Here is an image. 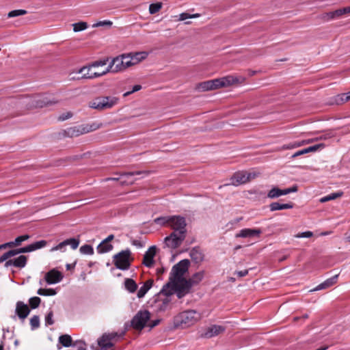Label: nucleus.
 <instances>
[{
  "label": "nucleus",
  "instance_id": "1",
  "mask_svg": "<svg viewBox=\"0 0 350 350\" xmlns=\"http://www.w3.org/2000/svg\"><path fill=\"white\" fill-rule=\"evenodd\" d=\"M189 265V260H182L173 266L170 281L163 286L162 293L166 295H171L174 293L180 299L189 291V285L187 280L184 278L185 273L187 271Z\"/></svg>",
  "mask_w": 350,
  "mask_h": 350
},
{
  "label": "nucleus",
  "instance_id": "2",
  "mask_svg": "<svg viewBox=\"0 0 350 350\" xmlns=\"http://www.w3.org/2000/svg\"><path fill=\"white\" fill-rule=\"evenodd\" d=\"M185 218L180 215L171 216L170 227L174 230L165 238V243L168 247L176 249L180 246L187 234Z\"/></svg>",
  "mask_w": 350,
  "mask_h": 350
},
{
  "label": "nucleus",
  "instance_id": "3",
  "mask_svg": "<svg viewBox=\"0 0 350 350\" xmlns=\"http://www.w3.org/2000/svg\"><path fill=\"white\" fill-rule=\"evenodd\" d=\"M243 81V77L228 75L222 78L201 82L197 85L196 89L202 92L210 91L236 83H241Z\"/></svg>",
  "mask_w": 350,
  "mask_h": 350
},
{
  "label": "nucleus",
  "instance_id": "4",
  "mask_svg": "<svg viewBox=\"0 0 350 350\" xmlns=\"http://www.w3.org/2000/svg\"><path fill=\"white\" fill-rule=\"evenodd\" d=\"M200 319V314L195 310L183 312L174 318L175 327L186 328L195 324Z\"/></svg>",
  "mask_w": 350,
  "mask_h": 350
},
{
  "label": "nucleus",
  "instance_id": "5",
  "mask_svg": "<svg viewBox=\"0 0 350 350\" xmlns=\"http://www.w3.org/2000/svg\"><path fill=\"white\" fill-rule=\"evenodd\" d=\"M119 101L116 96H99L90 101L88 106L98 111H104L111 109L116 105Z\"/></svg>",
  "mask_w": 350,
  "mask_h": 350
},
{
  "label": "nucleus",
  "instance_id": "6",
  "mask_svg": "<svg viewBox=\"0 0 350 350\" xmlns=\"http://www.w3.org/2000/svg\"><path fill=\"white\" fill-rule=\"evenodd\" d=\"M18 103L21 105H25L28 109L38 107L42 108L56 103L55 101L49 100L41 95L28 96L20 99Z\"/></svg>",
  "mask_w": 350,
  "mask_h": 350
},
{
  "label": "nucleus",
  "instance_id": "7",
  "mask_svg": "<svg viewBox=\"0 0 350 350\" xmlns=\"http://www.w3.org/2000/svg\"><path fill=\"white\" fill-rule=\"evenodd\" d=\"M113 262L116 268L121 270H127L130 268L133 258L131 257V252L129 249L122 250L113 257Z\"/></svg>",
  "mask_w": 350,
  "mask_h": 350
},
{
  "label": "nucleus",
  "instance_id": "8",
  "mask_svg": "<svg viewBox=\"0 0 350 350\" xmlns=\"http://www.w3.org/2000/svg\"><path fill=\"white\" fill-rule=\"evenodd\" d=\"M151 314L148 310H140L131 319V326L136 330L141 331L147 326Z\"/></svg>",
  "mask_w": 350,
  "mask_h": 350
},
{
  "label": "nucleus",
  "instance_id": "9",
  "mask_svg": "<svg viewBox=\"0 0 350 350\" xmlns=\"http://www.w3.org/2000/svg\"><path fill=\"white\" fill-rule=\"evenodd\" d=\"M258 175L255 172H247L245 171H239L235 172L230 178V183L226 184L224 186L233 185L237 187L245 184L252 179H254Z\"/></svg>",
  "mask_w": 350,
  "mask_h": 350
},
{
  "label": "nucleus",
  "instance_id": "10",
  "mask_svg": "<svg viewBox=\"0 0 350 350\" xmlns=\"http://www.w3.org/2000/svg\"><path fill=\"white\" fill-rule=\"evenodd\" d=\"M156 252L157 247L155 245L150 247L146 252L142 262L146 267L149 268L153 267L154 264V257L156 255Z\"/></svg>",
  "mask_w": 350,
  "mask_h": 350
},
{
  "label": "nucleus",
  "instance_id": "11",
  "mask_svg": "<svg viewBox=\"0 0 350 350\" xmlns=\"http://www.w3.org/2000/svg\"><path fill=\"white\" fill-rule=\"evenodd\" d=\"M44 279L49 284H56L62 281L63 275L60 271L53 269L45 274Z\"/></svg>",
  "mask_w": 350,
  "mask_h": 350
},
{
  "label": "nucleus",
  "instance_id": "12",
  "mask_svg": "<svg viewBox=\"0 0 350 350\" xmlns=\"http://www.w3.org/2000/svg\"><path fill=\"white\" fill-rule=\"evenodd\" d=\"M224 327L221 325H213L207 327L204 332L201 334L203 338H211L224 332Z\"/></svg>",
  "mask_w": 350,
  "mask_h": 350
},
{
  "label": "nucleus",
  "instance_id": "13",
  "mask_svg": "<svg viewBox=\"0 0 350 350\" xmlns=\"http://www.w3.org/2000/svg\"><path fill=\"white\" fill-rule=\"evenodd\" d=\"M15 311L18 317L23 320L25 319L30 312L28 306L21 301L16 303Z\"/></svg>",
  "mask_w": 350,
  "mask_h": 350
},
{
  "label": "nucleus",
  "instance_id": "14",
  "mask_svg": "<svg viewBox=\"0 0 350 350\" xmlns=\"http://www.w3.org/2000/svg\"><path fill=\"white\" fill-rule=\"evenodd\" d=\"M260 233L261 230L260 229L244 228L242 229L239 233L236 234L235 237L237 238L258 237Z\"/></svg>",
  "mask_w": 350,
  "mask_h": 350
},
{
  "label": "nucleus",
  "instance_id": "15",
  "mask_svg": "<svg viewBox=\"0 0 350 350\" xmlns=\"http://www.w3.org/2000/svg\"><path fill=\"white\" fill-rule=\"evenodd\" d=\"M338 277V274H336V275H334L333 277L327 279L325 281H324L321 284H319L317 287H315L314 289L311 290L310 291H320V290L325 289V288H327L332 286V285H334V284L336 283Z\"/></svg>",
  "mask_w": 350,
  "mask_h": 350
},
{
  "label": "nucleus",
  "instance_id": "16",
  "mask_svg": "<svg viewBox=\"0 0 350 350\" xmlns=\"http://www.w3.org/2000/svg\"><path fill=\"white\" fill-rule=\"evenodd\" d=\"M122 55L117 56L111 61L116 72H122L126 70Z\"/></svg>",
  "mask_w": 350,
  "mask_h": 350
},
{
  "label": "nucleus",
  "instance_id": "17",
  "mask_svg": "<svg viewBox=\"0 0 350 350\" xmlns=\"http://www.w3.org/2000/svg\"><path fill=\"white\" fill-rule=\"evenodd\" d=\"M293 208V203L281 204L278 202H274L269 204L271 211H275L283 209H289Z\"/></svg>",
  "mask_w": 350,
  "mask_h": 350
},
{
  "label": "nucleus",
  "instance_id": "18",
  "mask_svg": "<svg viewBox=\"0 0 350 350\" xmlns=\"http://www.w3.org/2000/svg\"><path fill=\"white\" fill-rule=\"evenodd\" d=\"M154 283V280L152 279L148 280L137 291V296L138 298H142L145 296L146 293L150 289Z\"/></svg>",
  "mask_w": 350,
  "mask_h": 350
},
{
  "label": "nucleus",
  "instance_id": "19",
  "mask_svg": "<svg viewBox=\"0 0 350 350\" xmlns=\"http://www.w3.org/2000/svg\"><path fill=\"white\" fill-rule=\"evenodd\" d=\"M317 139V138L315 139H306V140H302L301 142H295L290 143L288 144L284 145L282 146V149H283V150L293 149V148L304 146L305 144L312 143Z\"/></svg>",
  "mask_w": 350,
  "mask_h": 350
},
{
  "label": "nucleus",
  "instance_id": "20",
  "mask_svg": "<svg viewBox=\"0 0 350 350\" xmlns=\"http://www.w3.org/2000/svg\"><path fill=\"white\" fill-rule=\"evenodd\" d=\"M191 259L196 263L201 262L204 259L202 252L197 247L193 248L190 252Z\"/></svg>",
  "mask_w": 350,
  "mask_h": 350
},
{
  "label": "nucleus",
  "instance_id": "21",
  "mask_svg": "<svg viewBox=\"0 0 350 350\" xmlns=\"http://www.w3.org/2000/svg\"><path fill=\"white\" fill-rule=\"evenodd\" d=\"M204 278V272L200 271L193 274L191 278L187 280L189 289L193 285L198 284Z\"/></svg>",
  "mask_w": 350,
  "mask_h": 350
},
{
  "label": "nucleus",
  "instance_id": "22",
  "mask_svg": "<svg viewBox=\"0 0 350 350\" xmlns=\"http://www.w3.org/2000/svg\"><path fill=\"white\" fill-rule=\"evenodd\" d=\"M341 16L340 9L336 10L333 12H326L322 15V18L325 21H329L331 20L339 18Z\"/></svg>",
  "mask_w": 350,
  "mask_h": 350
},
{
  "label": "nucleus",
  "instance_id": "23",
  "mask_svg": "<svg viewBox=\"0 0 350 350\" xmlns=\"http://www.w3.org/2000/svg\"><path fill=\"white\" fill-rule=\"evenodd\" d=\"M130 54L135 65L146 59L148 55V53L146 51L137 52Z\"/></svg>",
  "mask_w": 350,
  "mask_h": 350
},
{
  "label": "nucleus",
  "instance_id": "24",
  "mask_svg": "<svg viewBox=\"0 0 350 350\" xmlns=\"http://www.w3.org/2000/svg\"><path fill=\"white\" fill-rule=\"evenodd\" d=\"M92 66H91V64H89L88 66H83L79 70V73L81 74V78L85 79H92L91 75H92Z\"/></svg>",
  "mask_w": 350,
  "mask_h": 350
},
{
  "label": "nucleus",
  "instance_id": "25",
  "mask_svg": "<svg viewBox=\"0 0 350 350\" xmlns=\"http://www.w3.org/2000/svg\"><path fill=\"white\" fill-rule=\"evenodd\" d=\"M281 196H285L284 189L278 187H273L267 193V197L271 199L277 198Z\"/></svg>",
  "mask_w": 350,
  "mask_h": 350
},
{
  "label": "nucleus",
  "instance_id": "26",
  "mask_svg": "<svg viewBox=\"0 0 350 350\" xmlns=\"http://www.w3.org/2000/svg\"><path fill=\"white\" fill-rule=\"evenodd\" d=\"M113 249V245L109 243L103 241L97 247V252L100 254L106 253Z\"/></svg>",
  "mask_w": 350,
  "mask_h": 350
},
{
  "label": "nucleus",
  "instance_id": "27",
  "mask_svg": "<svg viewBox=\"0 0 350 350\" xmlns=\"http://www.w3.org/2000/svg\"><path fill=\"white\" fill-rule=\"evenodd\" d=\"M27 258L25 256L21 255L13 259L14 267L23 268L27 264Z\"/></svg>",
  "mask_w": 350,
  "mask_h": 350
},
{
  "label": "nucleus",
  "instance_id": "28",
  "mask_svg": "<svg viewBox=\"0 0 350 350\" xmlns=\"http://www.w3.org/2000/svg\"><path fill=\"white\" fill-rule=\"evenodd\" d=\"M125 334V332H123L121 334H118L117 332H111V333H105L103 334V340H108L111 342H113V340L116 341L117 338H122L124 336Z\"/></svg>",
  "mask_w": 350,
  "mask_h": 350
},
{
  "label": "nucleus",
  "instance_id": "29",
  "mask_svg": "<svg viewBox=\"0 0 350 350\" xmlns=\"http://www.w3.org/2000/svg\"><path fill=\"white\" fill-rule=\"evenodd\" d=\"M89 131H90V130H85V129H83V131H81L79 128L72 127V128H69L66 131V133L68 136L72 137L79 136L83 133H85Z\"/></svg>",
  "mask_w": 350,
  "mask_h": 350
},
{
  "label": "nucleus",
  "instance_id": "30",
  "mask_svg": "<svg viewBox=\"0 0 350 350\" xmlns=\"http://www.w3.org/2000/svg\"><path fill=\"white\" fill-rule=\"evenodd\" d=\"M124 286L126 289L130 293H134L136 291L137 288V285L136 282L131 278H126L124 280Z\"/></svg>",
  "mask_w": 350,
  "mask_h": 350
},
{
  "label": "nucleus",
  "instance_id": "31",
  "mask_svg": "<svg viewBox=\"0 0 350 350\" xmlns=\"http://www.w3.org/2000/svg\"><path fill=\"white\" fill-rule=\"evenodd\" d=\"M30 252H31V250L29 245L26 247H23L18 249H14L8 251L10 258L21 253H27Z\"/></svg>",
  "mask_w": 350,
  "mask_h": 350
},
{
  "label": "nucleus",
  "instance_id": "32",
  "mask_svg": "<svg viewBox=\"0 0 350 350\" xmlns=\"http://www.w3.org/2000/svg\"><path fill=\"white\" fill-rule=\"evenodd\" d=\"M72 338L70 335L64 334L59 337V342L64 347H68L72 345Z\"/></svg>",
  "mask_w": 350,
  "mask_h": 350
},
{
  "label": "nucleus",
  "instance_id": "33",
  "mask_svg": "<svg viewBox=\"0 0 350 350\" xmlns=\"http://www.w3.org/2000/svg\"><path fill=\"white\" fill-rule=\"evenodd\" d=\"M98 345L101 350H107V349L113 346V342L108 340H103V336L98 340Z\"/></svg>",
  "mask_w": 350,
  "mask_h": 350
},
{
  "label": "nucleus",
  "instance_id": "34",
  "mask_svg": "<svg viewBox=\"0 0 350 350\" xmlns=\"http://www.w3.org/2000/svg\"><path fill=\"white\" fill-rule=\"evenodd\" d=\"M350 100V92L341 94L336 97L335 101L337 105H340L345 102Z\"/></svg>",
  "mask_w": 350,
  "mask_h": 350
},
{
  "label": "nucleus",
  "instance_id": "35",
  "mask_svg": "<svg viewBox=\"0 0 350 350\" xmlns=\"http://www.w3.org/2000/svg\"><path fill=\"white\" fill-rule=\"evenodd\" d=\"M343 193L342 192H336V193H332L329 195H327L325 197H323L320 199V202H326L327 201H329V200H335L338 198H340L342 196Z\"/></svg>",
  "mask_w": 350,
  "mask_h": 350
},
{
  "label": "nucleus",
  "instance_id": "36",
  "mask_svg": "<svg viewBox=\"0 0 350 350\" xmlns=\"http://www.w3.org/2000/svg\"><path fill=\"white\" fill-rule=\"evenodd\" d=\"M37 293L42 296H53L56 295L57 292L53 288H39Z\"/></svg>",
  "mask_w": 350,
  "mask_h": 350
},
{
  "label": "nucleus",
  "instance_id": "37",
  "mask_svg": "<svg viewBox=\"0 0 350 350\" xmlns=\"http://www.w3.org/2000/svg\"><path fill=\"white\" fill-rule=\"evenodd\" d=\"M163 7L161 2H157L155 3H151L149 5V12L150 14H154L159 12Z\"/></svg>",
  "mask_w": 350,
  "mask_h": 350
},
{
  "label": "nucleus",
  "instance_id": "38",
  "mask_svg": "<svg viewBox=\"0 0 350 350\" xmlns=\"http://www.w3.org/2000/svg\"><path fill=\"white\" fill-rule=\"evenodd\" d=\"M170 219L171 216H165L157 217L154 220V221L155 224L161 226L167 225L168 226H170Z\"/></svg>",
  "mask_w": 350,
  "mask_h": 350
},
{
  "label": "nucleus",
  "instance_id": "39",
  "mask_svg": "<svg viewBox=\"0 0 350 350\" xmlns=\"http://www.w3.org/2000/svg\"><path fill=\"white\" fill-rule=\"evenodd\" d=\"M72 27L73 31L75 32H78L86 29L88 28V23L86 22L81 21L72 24Z\"/></svg>",
  "mask_w": 350,
  "mask_h": 350
},
{
  "label": "nucleus",
  "instance_id": "40",
  "mask_svg": "<svg viewBox=\"0 0 350 350\" xmlns=\"http://www.w3.org/2000/svg\"><path fill=\"white\" fill-rule=\"evenodd\" d=\"M46 244H47V242L46 241L41 240V241L33 243L30 244L29 245L31 247V250L32 252V251H34V250H38V249L45 247L46 245Z\"/></svg>",
  "mask_w": 350,
  "mask_h": 350
},
{
  "label": "nucleus",
  "instance_id": "41",
  "mask_svg": "<svg viewBox=\"0 0 350 350\" xmlns=\"http://www.w3.org/2000/svg\"><path fill=\"white\" fill-rule=\"evenodd\" d=\"M122 59H124V66L126 67V69L135 65L133 62V59H132V57L130 53H128V54H122Z\"/></svg>",
  "mask_w": 350,
  "mask_h": 350
},
{
  "label": "nucleus",
  "instance_id": "42",
  "mask_svg": "<svg viewBox=\"0 0 350 350\" xmlns=\"http://www.w3.org/2000/svg\"><path fill=\"white\" fill-rule=\"evenodd\" d=\"M29 239V236L27 234L19 236L16 237L14 241H10V243H12V247L20 245L23 241H25Z\"/></svg>",
  "mask_w": 350,
  "mask_h": 350
},
{
  "label": "nucleus",
  "instance_id": "43",
  "mask_svg": "<svg viewBox=\"0 0 350 350\" xmlns=\"http://www.w3.org/2000/svg\"><path fill=\"white\" fill-rule=\"evenodd\" d=\"M27 13L25 10H14L8 12V18H14L19 16L25 15Z\"/></svg>",
  "mask_w": 350,
  "mask_h": 350
},
{
  "label": "nucleus",
  "instance_id": "44",
  "mask_svg": "<svg viewBox=\"0 0 350 350\" xmlns=\"http://www.w3.org/2000/svg\"><path fill=\"white\" fill-rule=\"evenodd\" d=\"M79 250L83 254L92 255L94 254V249L90 245H83Z\"/></svg>",
  "mask_w": 350,
  "mask_h": 350
},
{
  "label": "nucleus",
  "instance_id": "45",
  "mask_svg": "<svg viewBox=\"0 0 350 350\" xmlns=\"http://www.w3.org/2000/svg\"><path fill=\"white\" fill-rule=\"evenodd\" d=\"M64 242H66V246L70 245L71 248L73 250L77 249L79 245V240L75 238L66 239L64 241Z\"/></svg>",
  "mask_w": 350,
  "mask_h": 350
},
{
  "label": "nucleus",
  "instance_id": "46",
  "mask_svg": "<svg viewBox=\"0 0 350 350\" xmlns=\"http://www.w3.org/2000/svg\"><path fill=\"white\" fill-rule=\"evenodd\" d=\"M40 301H41V299L38 297H33L30 298L29 300L30 307L32 309L37 308L39 306Z\"/></svg>",
  "mask_w": 350,
  "mask_h": 350
},
{
  "label": "nucleus",
  "instance_id": "47",
  "mask_svg": "<svg viewBox=\"0 0 350 350\" xmlns=\"http://www.w3.org/2000/svg\"><path fill=\"white\" fill-rule=\"evenodd\" d=\"M30 325L32 329H35L39 327L40 326V318L37 315L33 316L30 319Z\"/></svg>",
  "mask_w": 350,
  "mask_h": 350
},
{
  "label": "nucleus",
  "instance_id": "48",
  "mask_svg": "<svg viewBox=\"0 0 350 350\" xmlns=\"http://www.w3.org/2000/svg\"><path fill=\"white\" fill-rule=\"evenodd\" d=\"M108 61H109V57H106V58H104L102 59L94 61L92 63H91L90 64H91V66H92V68H96V67H99V66H105L107 64Z\"/></svg>",
  "mask_w": 350,
  "mask_h": 350
},
{
  "label": "nucleus",
  "instance_id": "49",
  "mask_svg": "<svg viewBox=\"0 0 350 350\" xmlns=\"http://www.w3.org/2000/svg\"><path fill=\"white\" fill-rule=\"evenodd\" d=\"M200 15V14H188V13H186V12H183V13H181L180 15H179V21H185L187 18H198L199 17Z\"/></svg>",
  "mask_w": 350,
  "mask_h": 350
},
{
  "label": "nucleus",
  "instance_id": "50",
  "mask_svg": "<svg viewBox=\"0 0 350 350\" xmlns=\"http://www.w3.org/2000/svg\"><path fill=\"white\" fill-rule=\"evenodd\" d=\"M113 23L111 21H98L96 23H94L92 27H103V26H107V27H111Z\"/></svg>",
  "mask_w": 350,
  "mask_h": 350
},
{
  "label": "nucleus",
  "instance_id": "51",
  "mask_svg": "<svg viewBox=\"0 0 350 350\" xmlns=\"http://www.w3.org/2000/svg\"><path fill=\"white\" fill-rule=\"evenodd\" d=\"M53 311H50L46 316L45 317V323L46 325H53L54 321L53 320Z\"/></svg>",
  "mask_w": 350,
  "mask_h": 350
},
{
  "label": "nucleus",
  "instance_id": "52",
  "mask_svg": "<svg viewBox=\"0 0 350 350\" xmlns=\"http://www.w3.org/2000/svg\"><path fill=\"white\" fill-rule=\"evenodd\" d=\"M325 146L323 144H317V145H314V146H310V147H308L306 148V152L308 153L309 152H315L317 151V150H319L320 148H323Z\"/></svg>",
  "mask_w": 350,
  "mask_h": 350
},
{
  "label": "nucleus",
  "instance_id": "53",
  "mask_svg": "<svg viewBox=\"0 0 350 350\" xmlns=\"http://www.w3.org/2000/svg\"><path fill=\"white\" fill-rule=\"evenodd\" d=\"M313 233L310 231H306L304 232L298 233L296 235H295V237L296 238H310L312 237Z\"/></svg>",
  "mask_w": 350,
  "mask_h": 350
},
{
  "label": "nucleus",
  "instance_id": "54",
  "mask_svg": "<svg viewBox=\"0 0 350 350\" xmlns=\"http://www.w3.org/2000/svg\"><path fill=\"white\" fill-rule=\"evenodd\" d=\"M66 242H61L60 243H59L58 245H57L56 246L53 247L51 251V252H53V251H56V250H61V251H65V247H66Z\"/></svg>",
  "mask_w": 350,
  "mask_h": 350
},
{
  "label": "nucleus",
  "instance_id": "55",
  "mask_svg": "<svg viewBox=\"0 0 350 350\" xmlns=\"http://www.w3.org/2000/svg\"><path fill=\"white\" fill-rule=\"evenodd\" d=\"M102 72H103V76L107 75V73H109V72L116 73V72L115 71L114 67L112 65L111 62L109 63V64L107 67V68L105 70H103Z\"/></svg>",
  "mask_w": 350,
  "mask_h": 350
},
{
  "label": "nucleus",
  "instance_id": "56",
  "mask_svg": "<svg viewBox=\"0 0 350 350\" xmlns=\"http://www.w3.org/2000/svg\"><path fill=\"white\" fill-rule=\"evenodd\" d=\"M141 89H142V85H135L133 86V88L131 91H129V92H125L123 94V96L126 97V96L131 94L132 93H134L135 92H137V91L140 90Z\"/></svg>",
  "mask_w": 350,
  "mask_h": 350
},
{
  "label": "nucleus",
  "instance_id": "57",
  "mask_svg": "<svg viewBox=\"0 0 350 350\" xmlns=\"http://www.w3.org/2000/svg\"><path fill=\"white\" fill-rule=\"evenodd\" d=\"M149 172L147 171H135L131 172L124 174V176H134V175H140V174H148Z\"/></svg>",
  "mask_w": 350,
  "mask_h": 350
},
{
  "label": "nucleus",
  "instance_id": "58",
  "mask_svg": "<svg viewBox=\"0 0 350 350\" xmlns=\"http://www.w3.org/2000/svg\"><path fill=\"white\" fill-rule=\"evenodd\" d=\"M298 190V187L297 185H294L292 187L284 189L285 195H287L290 193L296 192Z\"/></svg>",
  "mask_w": 350,
  "mask_h": 350
},
{
  "label": "nucleus",
  "instance_id": "59",
  "mask_svg": "<svg viewBox=\"0 0 350 350\" xmlns=\"http://www.w3.org/2000/svg\"><path fill=\"white\" fill-rule=\"evenodd\" d=\"M132 244L139 248L143 247L144 246V243L140 240L134 239L132 240Z\"/></svg>",
  "mask_w": 350,
  "mask_h": 350
},
{
  "label": "nucleus",
  "instance_id": "60",
  "mask_svg": "<svg viewBox=\"0 0 350 350\" xmlns=\"http://www.w3.org/2000/svg\"><path fill=\"white\" fill-rule=\"evenodd\" d=\"M308 152H306V149L304 148L303 150H299L297 152H296L295 153H294L293 155H292V158H295L298 156H301V155H303L304 154H307Z\"/></svg>",
  "mask_w": 350,
  "mask_h": 350
},
{
  "label": "nucleus",
  "instance_id": "61",
  "mask_svg": "<svg viewBox=\"0 0 350 350\" xmlns=\"http://www.w3.org/2000/svg\"><path fill=\"white\" fill-rule=\"evenodd\" d=\"M159 322H160L159 319L154 320V321H150L149 323H148L147 326L150 328H153L155 326H157V325H159Z\"/></svg>",
  "mask_w": 350,
  "mask_h": 350
},
{
  "label": "nucleus",
  "instance_id": "62",
  "mask_svg": "<svg viewBox=\"0 0 350 350\" xmlns=\"http://www.w3.org/2000/svg\"><path fill=\"white\" fill-rule=\"evenodd\" d=\"M10 258L9 252H7L5 254H3L2 256H0V262H2L3 261H5L6 260Z\"/></svg>",
  "mask_w": 350,
  "mask_h": 350
},
{
  "label": "nucleus",
  "instance_id": "63",
  "mask_svg": "<svg viewBox=\"0 0 350 350\" xmlns=\"http://www.w3.org/2000/svg\"><path fill=\"white\" fill-rule=\"evenodd\" d=\"M341 16L350 13V6L340 9Z\"/></svg>",
  "mask_w": 350,
  "mask_h": 350
},
{
  "label": "nucleus",
  "instance_id": "64",
  "mask_svg": "<svg viewBox=\"0 0 350 350\" xmlns=\"http://www.w3.org/2000/svg\"><path fill=\"white\" fill-rule=\"evenodd\" d=\"M236 274L239 276V277H243V276H245L248 274V270L247 269H245V270H243V271H239L237 272H236Z\"/></svg>",
  "mask_w": 350,
  "mask_h": 350
}]
</instances>
